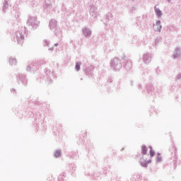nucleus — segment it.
<instances>
[{
	"label": "nucleus",
	"mask_w": 181,
	"mask_h": 181,
	"mask_svg": "<svg viewBox=\"0 0 181 181\" xmlns=\"http://www.w3.org/2000/svg\"><path fill=\"white\" fill-rule=\"evenodd\" d=\"M154 30L156 32H160V29H162V25H160V21H157L156 24L153 25Z\"/></svg>",
	"instance_id": "f257e3e1"
},
{
	"label": "nucleus",
	"mask_w": 181,
	"mask_h": 181,
	"mask_svg": "<svg viewBox=\"0 0 181 181\" xmlns=\"http://www.w3.org/2000/svg\"><path fill=\"white\" fill-rule=\"evenodd\" d=\"M147 153H148V148H146V146H142L141 153H143V155H146Z\"/></svg>",
	"instance_id": "f03ea898"
},
{
	"label": "nucleus",
	"mask_w": 181,
	"mask_h": 181,
	"mask_svg": "<svg viewBox=\"0 0 181 181\" xmlns=\"http://www.w3.org/2000/svg\"><path fill=\"white\" fill-rule=\"evenodd\" d=\"M142 166L144 168H146L148 166V163H151V160L145 161L144 160H141V161Z\"/></svg>",
	"instance_id": "7ed1b4c3"
},
{
	"label": "nucleus",
	"mask_w": 181,
	"mask_h": 181,
	"mask_svg": "<svg viewBox=\"0 0 181 181\" xmlns=\"http://www.w3.org/2000/svg\"><path fill=\"white\" fill-rule=\"evenodd\" d=\"M155 11H156V13L157 16H162V11H160V10H159V8L155 7Z\"/></svg>",
	"instance_id": "20e7f679"
},
{
	"label": "nucleus",
	"mask_w": 181,
	"mask_h": 181,
	"mask_svg": "<svg viewBox=\"0 0 181 181\" xmlns=\"http://www.w3.org/2000/svg\"><path fill=\"white\" fill-rule=\"evenodd\" d=\"M150 156L152 158L155 156V151L152 149V147H150Z\"/></svg>",
	"instance_id": "39448f33"
},
{
	"label": "nucleus",
	"mask_w": 181,
	"mask_h": 181,
	"mask_svg": "<svg viewBox=\"0 0 181 181\" xmlns=\"http://www.w3.org/2000/svg\"><path fill=\"white\" fill-rule=\"evenodd\" d=\"M81 65V63H80V62H77L76 64V69L77 71H78V70H80V66Z\"/></svg>",
	"instance_id": "423d86ee"
},
{
	"label": "nucleus",
	"mask_w": 181,
	"mask_h": 181,
	"mask_svg": "<svg viewBox=\"0 0 181 181\" xmlns=\"http://www.w3.org/2000/svg\"><path fill=\"white\" fill-rule=\"evenodd\" d=\"M54 156H55V158H59V156H60V151H57L54 153Z\"/></svg>",
	"instance_id": "0eeeda50"
},
{
	"label": "nucleus",
	"mask_w": 181,
	"mask_h": 181,
	"mask_svg": "<svg viewBox=\"0 0 181 181\" xmlns=\"http://www.w3.org/2000/svg\"><path fill=\"white\" fill-rule=\"evenodd\" d=\"M10 64H13V63H16V59H10L9 60Z\"/></svg>",
	"instance_id": "6e6552de"
},
{
	"label": "nucleus",
	"mask_w": 181,
	"mask_h": 181,
	"mask_svg": "<svg viewBox=\"0 0 181 181\" xmlns=\"http://www.w3.org/2000/svg\"><path fill=\"white\" fill-rule=\"evenodd\" d=\"M84 33H85L86 36H90V35H91V32L87 31V30H84Z\"/></svg>",
	"instance_id": "1a4fd4ad"
},
{
	"label": "nucleus",
	"mask_w": 181,
	"mask_h": 181,
	"mask_svg": "<svg viewBox=\"0 0 181 181\" xmlns=\"http://www.w3.org/2000/svg\"><path fill=\"white\" fill-rule=\"evenodd\" d=\"M148 59H149V55L146 54L144 56V62H146V60H148Z\"/></svg>",
	"instance_id": "9d476101"
}]
</instances>
